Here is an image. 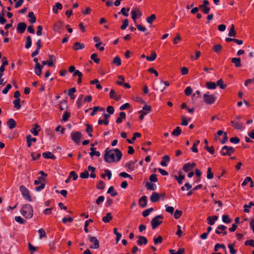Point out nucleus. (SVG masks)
<instances>
[{"mask_svg": "<svg viewBox=\"0 0 254 254\" xmlns=\"http://www.w3.org/2000/svg\"><path fill=\"white\" fill-rule=\"evenodd\" d=\"M122 157V152L118 148L110 149L107 148L104 155V160L107 163L119 162Z\"/></svg>", "mask_w": 254, "mask_h": 254, "instance_id": "obj_1", "label": "nucleus"}, {"mask_svg": "<svg viewBox=\"0 0 254 254\" xmlns=\"http://www.w3.org/2000/svg\"><path fill=\"white\" fill-rule=\"evenodd\" d=\"M20 212L26 218H31L33 215L32 206L29 204H24L22 207Z\"/></svg>", "mask_w": 254, "mask_h": 254, "instance_id": "obj_2", "label": "nucleus"}, {"mask_svg": "<svg viewBox=\"0 0 254 254\" xmlns=\"http://www.w3.org/2000/svg\"><path fill=\"white\" fill-rule=\"evenodd\" d=\"M159 219H163V216L162 215H159L152 219L151 225L153 229H155L163 223L162 220H159Z\"/></svg>", "mask_w": 254, "mask_h": 254, "instance_id": "obj_3", "label": "nucleus"}, {"mask_svg": "<svg viewBox=\"0 0 254 254\" xmlns=\"http://www.w3.org/2000/svg\"><path fill=\"white\" fill-rule=\"evenodd\" d=\"M19 190L24 199L29 201H32V198L30 195L29 191L25 186L23 185L19 187Z\"/></svg>", "mask_w": 254, "mask_h": 254, "instance_id": "obj_4", "label": "nucleus"}, {"mask_svg": "<svg viewBox=\"0 0 254 254\" xmlns=\"http://www.w3.org/2000/svg\"><path fill=\"white\" fill-rule=\"evenodd\" d=\"M216 100V97L213 94H209L207 92L203 95V100L207 104H213Z\"/></svg>", "mask_w": 254, "mask_h": 254, "instance_id": "obj_5", "label": "nucleus"}, {"mask_svg": "<svg viewBox=\"0 0 254 254\" xmlns=\"http://www.w3.org/2000/svg\"><path fill=\"white\" fill-rule=\"evenodd\" d=\"M234 152L235 149L233 147H229L227 145H225L222 148L220 151V154L223 156H231Z\"/></svg>", "mask_w": 254, "mask_h": 254, "instance_id": "obj_6", "label": "nucleus"}, {"mask_svg": "<svg viewBox=\"0 0 254 254\" xmlns=\"http://www.w3.org/2000/svg\"><path fill=\"white\" fill-rule=\"evenodd\" d=\"M81 137V133L79 131H74L71 133V138L76 144L79 143Z\"/></svg>", "mask_w": 254, "mask_h": 254, "instance_id": "obj_7", "label": "nucleus"}, {"mask_svg": "<svg viewBox=\"0 0 254 254\" xmlns=\"http://www.w3.org/2000/svg\"><path fill=\"white\" fill-rule=\"evenodd\" d=\"M89 241L93 243V246L90 247V249H97L99 248V242L96 237H92L90 235L88 236Z\"/></svg>", "mask_w": 254, "mask_h": 254, "instance_id": "obj_8", "label": "nucleus"}, {"mask_svg": "<svg viewBox=\"0 0 254 254\" xmlns=\"http://www.w3.org/2000/svg\"><path fill=\"white\" fill-rule=\"evenodd\" d=\"M131 13V18L135 23L136 22L137 16L140 17L142 15L141 12L137 8L132 9Z\"/></svg>", "mask_w": 254, "mask_h": 254, "instance_id": "obj_9", "label": "nucleus"}, {"mask_svg": "<svg viewBox=\"0 0 254 254\" xmlns=\"http://www.w3.org/2000/svg\"><path fill=\"white\" fill-rule=\"evenodd\" d=\"M27 25L25 22H20L18 24L17 27V31L19 33H23L26 28Z\"/></svg>", "mask_w": 254, "mask_h": 254, "instance_id": "obj_10", "label": "nucleus"}, {"mask_svg": "<svg viewBox=\"0 0 254 254\" xmlns=\"http://www.w3.org/2000/svg\"><path fill=\"white\" fill-rule=\"evenodd\" d=\"M161 195L157 192H153L150 197V201L153 202H156L160 199Z\"/></svg>", "mask_w": 254, "mask_h": 254, "instance_id": "obj_11", "label": "nucleus"}, {"mask_svg": "<svg viewBox=\"0 0 254 254\" xmlns=\"http://www.w3.org/2000/svg\"><path fill=\"white\" fill-rule=\"evenodd\" d=\"M138 204L142 208L147 205V197L145 195L142 196L138 200Z\"/></svg>", "mask_w": 254, "mask_h": 254, "instance_id": "obj_12", "label": "nucleus"}, {"mask_svg": "<svg viewBox=\"0 0 254 254\" xmlns=\"http://www.w3.org/2000/svg\"><path fill=\"white\" fill-rule=\"evenodd\" d=\"M42 156L46 159H56V156L51 152L47 151L42 154Z\"/></svg>", "mask_w": 254, "mask_h": 254, "instance_id": "obj_13", "label": "nucleus"}, {"mask_svg": "<svg viewBox=\"0 0 254 254\" xmlns=\"http://www.w3.org/2000/svg\"><path fill=\"white\" fill-rule=\"evenodd\" d=\"M42 68H43V66H41L39 63H37V64H35V67H34L35 73L38 76H40L42 74Z\"/></svg>", "mask_w": 254, "mask_h": 254, "instance_id": "obj_14", "label": "nucleus"}, {"mask_svg": "<svg viewBox=\"0 0 254 254\" xmlns=\"http://www.w3.org/2000/svg\"><path fill=\"white\" fill-rule=\"evenodd\" d=\"M148 243L147 239L144 237L140 236L138 237V240L137 241V243L138 245L141 246L142 245H146Z\"/></svg>", "mask_w": 254, "mask_h": 254, "instance_id": "obj_15", "label": "nucleus"}, {"mask_svg": "<svg viewBox=\"0 0 254 254\" xmlns=\"http://www.w3.org/2000/svg\"><path fill=\"white\" fill-rule=\"evenodd\" d=\"M37 140V139L35 137H31V135L29 134L26 136V141L27 145L28 147H30L31 146V143L35 142Z\"/></svg>", "mask_w": 254, "mask_h": 254, "instance_id": "obj_16", "label": "nucleus"}, {"mask_svg": "<svg viewBox=\"0 0 254 254\" xmlns=\"http://www.w3.org/2000/svg\"><path fill=\"white\" fill-rule=\"evenodd\" d=\"M7 125L8 126L9 128L12 129L15 127L16 123L13 119L11 118L7 121Z\"/></svg>", "mask_w": 254, "mask_h": 254, "instance_id": "obj_17", "label": "nucleus"}, {"mask_svg": "<svg viewBox=\"0 0 254 254\" xmlns=\"http://www.w3.org/2000/svg\"><path fill=\"white\" fill-rule=\"evenodd\" d=\"M141 134L138 132H134L133 134V137L131 138V139H127V142L129 144H132L134 141L135 140L136 137H139L141 136Z\"/></svg>", "mask_w": 254, "mask_h": 254, "instance_id": "obj_18", "label": "nucleus"}, {"mask_svg": "<svg viewBox=\"0 0 254 254\" xmlns=\"http://www.w3.org/2000/svg\"><path fill=\"white\" fill-rule=\"evenodd\" d=\"M170 160V158L169 156H168L167 155H164L162 157V160L161 161L160 164L161 166H162L163 167H166L167 165V162H169Z\"/></svg>", "mask_w": 254, "mask_h": 254, "instance_id": "obj_19", "label": "nucleus"}, {"mask_svg": "<svg viewBox=\"0 0 254 254\" xmlns=\"http://www.w3.org/2000/svg\"><path fill=\"white\" fill-rule=\"evenodd\" d=\"M63 27V23L61 21H58L54 24V30L56 32H59Z\"/></svg>", "mask_w": 254, "mask_h": 254, "instance_id": "obj_20", "label": "nucleus"}, {"mask_svg": "<svg viewBox=\"0 0 254 254\" xmlns=\"http://www.w3.org/2000/svg\"><path fill=\"white\" fill-rule=\"evenodd\" d=\"M136 162V160L134 161H130L126 164V167L127 168L128 171H132L134 170V164Z\"/></svg>", "mask_w": 254, "mask_h": 254, "instance_id": "obj_21", "label": "nucleus"}, {"mask_svg": "<svg viewBox=\"0 0 254 254\" xmlns=\"http://www.w3.org/2000/svg\"><path fill=\"white\" fill-rule=\"evenodd\" d=\"M231 62L234 64L236 67H240L242 65L241 59L240 58H233L232 59Z\"/></svg>", "mask_w": 254, "mask_h": 254, "instance_id": "obj_22", "label": "nucleus"}, {"mask_svg": "<svg viewBox=\"0 0 254 254\" xmlns=\"http://www.w3.org/2000/svg\"><path fill=\"white\" fill-rule=\"evenodd\" d=\"M97 111L104 112L105 109L103 107H100L99 106H95L93 108V111L91 113L90 115L91 116H94Z\"/></svg>", "mask_w": 254, "mask_h": 254, "instance_id": "obj_23", "label": "nucleus"}, {"mask_svg": "<svg viewBox=\"0 0 254 254\" xmlns=\"http://www.w3.org/2000/svg\"><path fill=\"white\" fill-rule=\"evenodd\" d=\"M84 44L79 42H76L73 45V49L75 50H81L84 48Z\"/></svg>", "mask_w": 254, "mask_h": 254, "instance_id": "obj_24", "label": "nucleus"}, {"mask_svg": "<svg viewBox=\"0 0 254 254\" xmlns=\"http://www.w3.org/2000/svg\"><path fill=\"white\" fill-rule=\"evenodd\" d=\"M113 217L112 216L111 213H107L105 216L102 218V221L104 223H109L111 220H112Z\"/></svg>", "mask_w": 254, "mask_h": 254, "instance_id": "obj_25", "label": "nucleus"}, {"mask_svg": "<svg viewBox=\"0 0 254 254\" xmlns=\"http://www.w3.org/2000/svg\"><path fill=\"white\" fill-rule=\"evenodd\" d=\"M85 126H86V132L88 134L89 136L92 137V132L93 131L92 126L90 124H86Z\"/></svg>", "mask_w": 254, "mask_h": 254, "instance_id": "obj_26", "label": "nucleus"}, {"mask_svg": "<svg viewBox=\"0 0 254 254\" xmlns=\"http://www.w3.org/2000/svg\"><path fill=\"white\" fill-rule=\"evenodd\" d=\"M126 117V114L124 112H121L120 113V117H118L116 120V123L117 124H120L122 122L123 119H125Z\"/></svg>", "mask_w": 254, "mask_h": 254, "instance_id": "obj_27", "label": "nucleus"}, {"mask_svg": "<svg viewBox=\"0 0 254 254\" xmlns=\"http://www.w3.org/2000/svg\"><path fill=\"white\" fill-rule=\"evenodd\" d=\"M145 187L148 190H155L156 189V185L150 182L146 183Z\"/></svg>", "mask_w": 254, "mask_h": 254, "instance_id": "obj_28", "label": "nucleus"}, {"mask_svg": "<svg viewBox=\"0 0 254 254\" xmlns=\"http://www.w3.org/2000/svg\"><path fill=\"white\" fill-rule=\"evenodd\" d=\"M254 206V202L251 201L249 203V204H245L244 206V211L245 213H249L250 212L249 209L252 206Z\"/></svg>", "mask_w": 254, "mask_h": 254, "instance_id": "obj_29", "label": "nucleus"}, {"mask_svg": "<svg viewBox=\"0 0 254 254\" xmlns=\"http://www.w3.org/2000/svg\"><path fill=\"white\" fill-rule=\"evenodd\" d=\"M28 16L30 18V19L29 20L30 23L33 24L36 22V18L34 15L33 12H29Z\"/></svg>", "mask_w": 254, "mask_h": 254, "instance_id": "obj_30", "label": "nucleus"}, {"mask_svg": "<svg viewBox=\"0 0 254 254\" xmlns=\"http://www.w3.org/2000/svg\"><path fill=\"white\" fill-rule=\"evenodd\" d=\"M206 87L209 89H215L216 88V84L215 82L208 81L206 83Z\"/></svg>", "mask_w": 254, "mask_h": 254, "instance_id": "obj_31", "label": "nucleus"}, {"mask_svg": "<svg viewBox=\"0 0 254 254\" xmlns=\"http://www.w3.org/2000/svg\"><path fill=\"white\" fill-rule=\"evenodd\" d=\"M40 127L37 124H35V128H33L31 130V132L35 136H37L38 135V132L40 131Z\"/></svg>", "mask_w": 254, "mask_h": 254, "instance_id": "obj_32", "label": "nucleus"}, {"mask_svg": "<svg viewBox=\"0 0 254 254\" xmlns=\"http://www.w3.org/2000/svg\"><path fill=\"white\" fill-rule=\"evenodd\" d=\"M233 127L235 129L239 130H242L244 128L243 123L237 121L235 125H233Z\"/></svg>", "mask_w": 254, "mask_h": 254, "instance_id": "obj_33", "label": "nucleus"}, {"mask_svg": "<svg viewBox=\"0 0 254 254\" xmlns=\"http://www.w3.org/2000/svg\"><path fill=\"white\" fill-rule=\"evenodd\" d=\"M107 193H110L111 195L113 197L116 196V195H118V192L116 190H115L114 187L112 186L110 187L109 188L107 191Z\"/></svg>", "mask_w": 254, "mask_h": 254, "instance_id": "obj_34", "label": "nucleus"}, {"mask_svg": "<svg viewBox=\"0 0 254 254\" xmlns=\"http://www.w3.org/2000/svg\"><path fill=\"white\" fill-rule=\"evenodd\" d=\"M62 4L61 3L57 2L53 8V11L55 13H58V10L62 9Z\"/></svg>", "mask_w": 254, "mask_h": 254, "instance_id": "obj_35", "label": "nucleus"}, {"mask_svg": "<svg viewBox=\"0 0 254 254\" xmlns=\"http://www.w3.org/2000/svg\"><path fill=\"white\" fill-rule=\"evenodd\" d=\"M32 45V40L30 36H27L26 37V44H25V48L29 49L31 47Z\"/></svg>", "mask_w": 254, "mask_h": 254, "instance_id": "obj_36", "label": "nucleus"}, {"mask_svg": "<svg viewBox=\"0 0 254 254\" xmlns=\"http://www.w3.org/2000/svg\"><path fill=\"white\" fill-rule=\"evenodd\" d=\"M90 150L91 152L90 153V155L91 157H93L94 155H95L97 157H99L100 156V153L99 151H96L95 148L91 147L90 148Z\"/></svg>", "mask_w": 254, "mask_h": 254, "instance_id": "obj_37", "label": "nucleus"}, {"mask_svg": "<svg viewBox=\"0 0 254 254\" xmlns=\"http://www.w3.org/2000/svg\"><path fill=\"white\" fill-rule=\"evenodd\" d=\"M84 98V95L81 94V95H80V96L78 97L76 102V104L77 105V107L79 109L80 108L81 106V105H82V99H83Z\"/></svg>", "mask_w": 254, "mask_h": 254, "instance_id": "obj_38", "label": "nucleus"}, {"mask_svg": "<svg viewBox=\"0 0 254 254\" xmlns=\"http://www.w3.org/2000/svg\"><path fill=\"white\" fill-rule=\"evenodd\" d=\"M112 63L117 66H120L122 64L121 59L119 57L116 56L114 58Z\"/></svg>", "mask_w": 254, "mask_h": 254, "instance_id": "obj_39", "label": "nucleus"}, {"mask_svg": "<svg viewBox=\"0 0 254 254\" xmlns=\"http://www.w3.org/2000/svg\"><path fill=\"white\" fill-rule=\"evenodd\" d=\"M199 8L205 14H208L210 10L209 7L203 5H199Z\"/></svg>", "mask_w": 254, "mask_h": 254, "instance_id": "obj_40", "label": "nucleus"}, {"mask_svg": "<svg viewBox=\"0 0 254 254\" xmlns=\"http://www.w3.org/2000/svg\"><path fill=\"white\" fill-rule=\"evenodd\" d=\"M236 32L235 30V27L233 24L231 25L230 30L229 31V32L228 33V36L229 37H236Z\"/></svg>", "mask_w": 254, "mask_h": 254, "instance_id": "obj_41", "label": "nucleus"}, {"mask_svg": "<svg viewBox=\"0 0 254 254\" xmlns=\"http://www.w3.org/2000/svg\"><path fill=\"white\" fill-rule=\"evenodd\" d=\"M90 84H95L96 85V88L98 89H102V86L100 84L99 80L97 79H95L94 80L90 81Z\"/></svg>", "mask_w": 254, "mask_h": 254, "instance_id": "obj_42", "label": "nucleus"}, {"mask_svg": "<svg viewBox=\"0 0 254 254\" xmlns=\"http://www.w3.org/2000/svg\"><path fill=\"white\" fill-rule=\"evenodd\" d=\"M182 132V129L179 127H177L172 132V134L174 136H179Z\"/></svg>", "mask_w": 254, "mask_h": 254, "instance_id": "obj_43", "label": "nucleus"}, {"mask_svg": "<svg viewBox=\"0 0 254 254\" xmlns=\"http://www.w3.org/2000/svg\"><path fill=\"white\" fill-rule=\"evenodd\" d=\"M129 7H127V9H126L125 7H123L122 9H121V10L120 12H119L118 13L119 14H122L123 15H124V16H128V12L129 11Z\"/></svg>", "mask_w": 254, "mask_h": 254, "instance_id": "obj_44", "label": "nucleus"}, {"mask_svg": "<svg viewBox=\"0 0 254 254\" xmlns=\"http://www.w3.org/2000/svg\"><path fill=\"white\" fill-rule=\"evenodd\" d=\"M156 57H157V55H156V53L155 52H153L151 53V55L150 56H147L145 58L147 61H153L156 59Z\"/></svg>", "mask_w": 254, "mask_h": 254, "instance_id": "obj_45", "label": "nucleus"}, {"mask_svg": "<svg viewBox=\"0 0 254 254\" xmlns=\"http://www.w3.org/2000/svg\"><path fill=\"white\" fill-rule=\"evenodd\" d=\"M213 49L217 54H219L222 49V46L220 44L215 45Z\"/></svg>", "mask_w": 254, "mask_h": 254, "instance_id": "obj_46", "label": "nucleus"}, {"mask_svg": "<svg viewBox=\"0 0 254 254\" xmlns=\"http://www.w3.org/2000/svg\"><path fill=\"white\" fill-rule=\"evenodd\" d=\"M235 245V243L230 244L228 245L231 254H235L237 253V251L234 248Z\"/></svg>", "mask_w": 254, "mask_h": 254, "instance_id": "obj_47", "label": "nucleus"}, {"mask_svg": "<svg viewBox=\"0 0 254 254\" xmlns=\"http://www.w3.org/2000/svg\"><path fill=\"white\" fill-rule=\"evenodd\" d=\"M216 84V85L219 86L220 87V88L222 89H225L227 86L226 84H223V81L222 79L218 80L217 81Z\"/></svg>", "mask_w": 254, "mask_h": 254, "instance_id": "obj_48", "label": "nucleus"}, {"mask_svg": "<svg viewBox=\"0 0 254 254\" xmlns=\"http://www.w3.org/2000/svg\"><path fill=\"white\" fill-rule=\"evenodd\" d=\"M183 169L185 172H188L192 170V169L191 168V166L190 165V163L185 164L183 166Z\"/></svg>", "mask_w": 254, "mask_h": 254, "instance_id": "obj_49", "label": "nucleus"}, {"mask_svg": "<svg viewBox=\"0 0 254 254\" xmlns=\"http://www.w3.org/2000/svg\"><path fill=\"white\" fill-rule=\"evenodd\" d=\"M70 117V113L68 112H64L63 115V118H62V120L64 121V122H66L69 118Z\"/></svg>", "mask_w": 254, "mask_h": 254, "instance_id": "obj_50", "label": "nucleus"}, {"mask_svg": "<svg viewBox=\"0 0 254 254\" xmlns=\"http://www.w3.org/2000/svg\"><path fill=\"white\" fill-rule=\"evenodd\" d=\"M222 221L224 223L229 224L231 222V220L230 219L228 215H223L222 216Z\"/></svg>", "mask_w": 254, "mask_h": 254, "instance_id": "obj_51", "label": "nucleus"}, {"mask_svg": "<svg viewBox=\"0 0 254 254\" xmlns=\"http://www.w3.org/2000/svg\"><path fill=\"white\" fill-rule=\"evenodd\" d=\"M20 98H17L13 101V103L14 104V107L17 109H19L21 108V105L20 104Z\"/></svg>", "mask_w": 254, "mask_h": 254, "instance_id": "obj_52", "label": "nucleus"}, {"mask_svg": "<svg viewBox=\"0 0 254 254\" xmlns=\"http://www.w3.org/2000/svg\"><path fill=\"white\" fill-rule=\"evenodd\" d=\"M153 210V208L152 207L149 208L147 209L144 210L142 212V214L143 217H147L149 215V213L151 212H152Z\"/></svg>", "mask_w": 254, "mask_h": 254, "instance_id": "obj_53", "label": "nucleus"}, {"mask_svg": "<svg viewBox=\"0 0 254 254\" xmlns=\"http://www.w3.org/2000/svg\"><path fill=\"white\" fill-rule=\"evenodd\" d=\"M175 178L178 181V184L181 185L182 184V181L184 179L185 176L180 174L179 176L175 175Z\"/></svg>", "mask_w": 254, "mask_h": 254, "instance_id": "obj_54", "label": "nucleus"}, {"mask_svg": "<svg viewBox=\"0 0 254 254\" xmlns=\"http://www.w3.org/2000/svg\"><path fill=\"white\" fill-rule=\"evenodd\" d=\"M91 59L96 64H99L100 61V59L97 58V54L96 53L91 55Z\"/></svg>", "mask_w": 254, "mask_h": 254, "instance_id": "obj_55", "label": "nucleus"}, {"mask_svg": "<svg viewBox=\"0 0 254 254\" xmlns=\"http://www.w3.org/2000/svg\"><path fill=\"white\" fill-rule=\"evenodd\" d=\"M219 248H221V249H225L226 247H225V246L224 244H221L217 243L214 246V251L215 252H217Z\"/></svg>", "mask_w": 254, "mask_h": 254, "instance_id": "obj_56", "label": "nucleus"}, {"mask_svg": "<svg viewBox=\"0 0 254 254\" xmlns=\"http://www.w3.org/2000/svg\"><path fill=\"white\" fill-rule=\"evenodd\" d=\"M93 222V220L91 219H89L87 220H86L85 222V225H84V231L86 232V233H88L89 230H88V227H89V224L90 222Z\"/></svg>", "mask_w": 254, "mask_h": 254, "instance_id": "obj_57", "label": "nucleus"}, {"mask_svg": "<svg viewBox=\"0 0 254 254\" xmlns=\"http://www.w3.org/2000/svg\"><path fill=\"white\" fill-rule=\"evenodd\" d=\"M156 17L155 14H153L147 18L146 21L148 23L151 24L152 23V22L153 21V20H154L156 19Z\"/></svg>", "mask_w": 254, "mask_h": 254, "instance_id": "obj_58", "label": "nucleus"}, {"mask_svg": "<svg viewBox=\"0 0 254 254\" xmlns=\"http://www.w3.org/2000/svg\"><path fill=\"white\" fill-rule=\"evenodd\" d=\"M163 238L161 236H159L157 238H154V243L155 245L161 244L162 242Z\"/></svg>", "mask_w": 254, "mask_h": 254, "instance_id": "obj_59", "label": "nucleus"}, {"mask_svg": "<svg viewBox=\"0 0 254 254\" xmlns=\"http://www.w3.org/2000/svg\"><path fill=\"white\" fill-rule=\"evenodd\" d=\"M213 178V173L211 171V168L209 167L207 171V178L208 179H211Z\"/></svg>", "mask_w": 254, "mask_h": 254, "instance_id": "obj_60", "label": "nucleus"}, {"mask_svg": "<svg viewBox=\"0 0 254 254\" xmlns=\"http://www.w3.org/2000/svg\"><path fill=\"white\" fill-rule=\"evenodd\" d=\"M204 148L208 151L211 154H213L214 153V148L212 146L209 147L208 145H205Z\"/></svg>", "mask_w": 254, "mask_h": 254, "instance_id": "obj_61", "label": "nucleus"}, {"mask_svg": "<svg viewBox=\"0 0 254 254\" xmlns=\"http://www.w3.org/2000/svg\"><path fill=\"white\" fill-rule=\"evenodd\" d=\"M128 25V21L127 19H125L123 20V23L121 27L122 30H125Z\"/></svg>", "mask_w": 254, "mask_h": 254, "instance_id": "obj_62", "label": "nucleus"}, {"mask_svg": "<svg viewBox=\"0 0 254 254\" xmlns=\"http://www.w3.org/2000/svg\"><path fill=\"white\" fill-rule=\"evenodd\" d=\"M97 189L99 190H103L105 188V184L103 181H100L96 186Z\"/></svg>", "mask_w": 254, "mask_h": 254, "instance_id": "obj_63", "label": "nucleus"}, {"mask_svg": "<svg viewBox=\"0 0 254 254\" xmlns=\"http://www.w3.org/2000/svg\"><path fill=\"white\" fill-rule=\"evenodd\" d=\"M245 245L250 246L252 247H254V240H252V239L247 240L245 242Z\"/></svg>", "mask_w": 254, "mask_h": 254, "instance_id": "obj_64", "label": "nucleus"}]
</instances>
